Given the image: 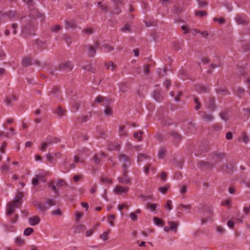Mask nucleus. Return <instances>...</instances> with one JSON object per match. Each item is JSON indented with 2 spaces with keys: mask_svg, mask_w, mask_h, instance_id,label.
I'll return each instance as SVG.
<instances>
[{
  "mask_svg": "<svg viewBox=\"0 0 250 250\" xmlns=\"http://www.w3.org/2000/svg\"><path fill=\"white\" fill-rule=\"evenodd\" d=\"M20 206L19 204L17 205V203L14 201H11L7 205L6 214L8 215L12 214L14 212L15 208H20Z\"/></svg>",
  "mask_w": 250,
  "mask_h": 250,
  "instance_id": "nucleus-5",
  "label": "nucleus"
},
{
  "mask_svg": "<svg viewBox=\"0 0 250 250\" xmlns=\"http://www.w3.org/2000/svg\"><path fill=\"white\" fill-rule=\"evenodd\" d=\"M108 149L110 150H119L120 149V145L117 143L110 145L108 146Z\"/></svg>",
  "mask_w": 250,
  "mask_h": 250,
  "instance_id": "nucleus-37",
  "label": "nucleus"
},
{
  "mask_svg": "<svg viewBox=\"0 0 250 250\" xmlns=\"http://www.w3.org/2000/svg\"><path fill=\"white\" fill-rule=\"evenodd\" d=\"M110 232V230L108 229V231L104 232L103 234L100 235V239L103 240L104 241H106L108 240V235Z\"/></svg>",
  "mask_w": 250,
  "mask_h": 250,
  "instance_id": "nucleus-38",
  "label": "nucleus"
},
{
  "mask_svg": "<svg viewBox=\"0 0 250 250\" xmlns=\"http://www.w3.org/2000/svg\"><path fill=\"white\" fill-rule=\"evenodd\" d=\"M171 136L175 139L178 142H180L181 140V136L180 134L175 131H171L170 133Z\"/></svg>",
  "mask_w": 250,
  "mask_h": 250,
  "instance_id": "nucleus-31",
  "label": "nucleus"
},
{
  "mask_svg": "<svg viewBox=\"0 0 250 250\" xmlns=\"http://www.w3.org/2000/svg\"><path fill=\"white\" fill-rule=\"evenodd\" d=\"M194 101L195 103L196 104V105L195 106V109L197 110L201 107V103L199 101L198 98L195 96H194Z\"/></svg>",
  "mask_w": 250,
  "mask_h": 250,
  "instance_id": "nucleus-44",
  "label": "nucleus"
},
{
  "mask_svg": "<svg viewBox=\"0 0 250 250\" xmlns=\"http://www.w3.org/2000/svg\"><path fill=\"white\" fill-rule=\"evenodd\" d=\"M104 113L105 115L109 116L112 114V110L110 107H108L104 109Z\"/></svg>",
  "mask_w": 250,
  "mask_h": 250,
  "instance_id": "nucleus-56",
  "label": "nucleus"
},
{
  "mask_svg": "<svg viewBox=\"0 0 250 250\" xmlns=\"http://www.w3.org/2000/svg\"><path fill=\"white\" fill-rule=\"evenodd\" d=\"M60 88L56 86L52 88L51 91L50 92V94L53 95L54 97L56 98H59L60 95Z\"/></svg>",
  "mask_w": 250,
  "mask_h": 250,
  "instance_id": "nucleus-19",
  "label": "nucleus"
},
{
  "mask_svg": "<svg viewBox=\"0 0 250 250\" xmlns=\"http://www.w3.org/2000/svg\"><path fill=\"white\" fill-rule=\"evenodd\" d=\"M153 221L155 225L158 226H163L164 225V222L160 218L157 217H153Z\"/></svg>",
  "mask_w": 250,
  "mask_h": 250,
  "instance_id": "nucleus-29",
  "label": "nucleus"
},
{
  "mask_svg": "<svg viewBox=\"0 0 250 250\" xmlns=\"http://www.w3.org/2000/svg\"><path fill=\"white\" fill-rule=\"evenodd\" d=\"M61 142L60 138L49 136L46 138V142L48 145H52L53 144H57Z\"/></svg>",
  "mask_w": 250,
  "mask_h": 250,
  "instance_id": "nucleus-15",
  "label": "nucleus"
},
{
  "mask_svg": "<svg viewBox=\"0 0 250 250\" xmlns=\"http://www.w3.org/2000/svg\"><path fill=\"white\" fill-rule=\"evenodd\" d=\"M21 64L24 67L31 65L32 64L31 58L30 57H24L22 60Z\"/></svg>",
  "mask_w": 250,
  "mask_h": 250,
  "instance_id": "nucleus-12",
  "label": "nucleus"
},
{
  "mask_svg": "<svg viewBox=\"0 0 250 250\" xmlns=\"http://www.w3.org/2000/svg\"><path fill=\"white\" fill-rule=\"evenodd\" d=\"M62 29V27L60 25H56L52 26L50 28V30L52 32H58Z\"/></svg>",
  "mask_w": 250,
  "mask_h": 250,
  "instance_id": "nucleus-41",
  "label": "nucleus"
},
{
  "mask_svg": "<svg viewBox=\"0 0 250 250\" xmlns=\"http://www.w3.org/2000/svg\"><path fill=\"white\" fill-rule=\"evenodd\" d=\"M168 224L169 226L170 230L175 232H177V227L179 225V223L178 222H174L172 221H168Z\"/></svg>",
  "mask_w": 250,
  "mask_h": 250,
  "instance_id": "nucleus-14",
  "label": "nucleus"
},
{
  "mask_svg": "<svg viewBox=\"0 0 250 250\" xmlns=\"http://www.w3.org/2000/svg\"><path fill=\"white\" fill-rule=\"evenodd\" d=\"M158 206V205L156 204H151L150 203H147L146 204V208H149L151 211L156 210Z\"/></svg>",
  "mask_w": 250,
  "mask_h": 250,
  "instance_id": "nucleus-33",
  "label": "nucleus"
},
{
  "mask_svg": "<svg viewBox=\"0 0 250 250\" xmlns=\"http://www.w3.org/2000/svg\"><path fill=\"white\" fill-rule=\"evenodd\" d=\"M119 86L121 92L125 93L127 91V87L125 83H121L119 84Z\"/></svg>",
  "mask_w": 250,
  "mask_h": 250,
  "instance_id": "nucleus-39",
  "label": "nucleus"
},
{
  "mask_svg": "<svg viewBox=\"0 0 250 250\" xmlns=\"http://www.w3.org/2000/svg\"><path fill=\"white\" fill-rule=\"evenodd\" d=\"M81 104V102L80 101H75L72 104V111L73 112H76L78 110L79 108V106Z\"/></svg>",
  "mask_w": 250,
  "mask_h": 250,
  "instance_id": "nucleus-27",
  "label": "nucleus"
},
{
  "mask_svg": "<svg viewBox=\"0 0 250 250\" xmlns=\"http://www.w3.org/2000/svg\"><path fill=\"white\" fill-rule=\"evenodd\" d=\"M45 201L46 202L47 204L49 207H51L56 205V201L55 200L50 198H46Z\"/></svg>",
  "mask_w": 250,
  "mask_h": 250,
  "instance_id": "nucleus-40",
  "label": "nucleus"
},
{
  "mask_svg": "<svg viewBox=\"0 0 250 250\" xmlns=\"http://www.w3.org/2000/svg\"><path fill=\"white\" fill-rule=\"evenodd\" d=\"M23 196V193L21 192H20L17 193L13 201L17 203V205L19 204L21 206V199Z\"/></svg>",
  "mask_w": 250,
  "mask_h": 250,
  "instance_id": "nucleus-17",
  "label": "nucleus"
},
{
  "mask_svg": "<svg viewBox=\"0 0 250 250\" xmlns=\"http://www.w3.org/2000/svg\"><path fill=\"white\" fill-rule=\"evenodd\" d=\"M83 32L84 33L87 34V35H91L94 32V29L92 28H87L84 29Z\"/></svg>",
  "mask_w": 250,
  "mask_h": 250,
  "instance_id": "nucleus-50",
  "label": "nucleus"
},
{
  "mask_svg": "<svg viewBox=\"0 0 250 250\" xmlns=\"http://www.w3.org/2000/svg\"><path fill=\"white\" fill-rule=\"evenodd\" d=\"M88 48V55L90 57H93L96 53V50L95 47L91 45L87 46Z\"/></svg>",
  "mask_w": 250,
  "mask_h": 250,
  "instance_id": "nucleus-21",
  "label": "nucleus"
},
{
  "mask_svg": "<svg viewBox=\"0 0 250 250\" xmlns=\"http://www.w3.org/2000/svg\"><path fill=\"white\" fill-rule=\"evenodd\" d=\"M219 115L221 119L227 122L229 120V112L227 111H223L220 112Z\"/></svg>",
  "mask_w": 250,
  "mask_h": 250,
  "instance_id": "nucleus-25",
  "label": "nucleus"
},
{
  "mask_svg": "<svg viewBox=\"0 0 250 250\" xmlns=\"http://www.w3.org/2000/svg\"><path fill=\"white\" fill-rule=\"evenodd\" d=\"M15 242L17 245L20 246L22 245L24 243V241L21 237H17L16 238Z\"/></svg>",
  "mask_w": 250,
  "mask_h": 250,
  "instance_id": "nucleus-52",
  "label": "nucleus"
},
{
  "mask_svg": "<svg viewBox=\"0 0 250 250\" xmlns=\"http://www.w3.org/2000/svg\"><path fill=\"white\" fill-rule=\"evenodd\" d=\"M203 118L207 122H211L213 120V116L210 114H208L205 112H203Z\"/></svg>",
  "mask_w": 250,
  "mask_h": 250,
  "instance_id": "nucleus-20",
  "label": "nucleus"
},
{
  "mask_svg": "<svg viewBox=\"0 0 250 250\" xmlns=\"http://www.w3.org/2000/svg\"><path fill=\"white\" fill-rule=\"evenodd\" d=\"M118 159L119 161L122 163V166L123 165L125 164L129 167L131 164V158L125 154L120 153L118 154Z\"/></svg>",
  "mask_w": 250,
  "mask_h": 250,
  "instance_id": "nucleus-4",
  "label": "nucleus"
},
{
  "mask_svg": "<svg viewBox=\"0 0 250 250\" xmlns=\"http://www.w3.org/2000/svg\"><path fill=\"white\" fill-rule=\"evenodd\" d=\"M104 46L106 49V52H111L114 50V47L108 44H105Z\"/></svg>",
  "mask_w": 250,
  "mask_h": 250,
  "instance_id": "nucleus-58",
  "label": "nucleus"
},
{
  "mask_svg": "<svg viewBox=\"0 0 250 250\" xmlns=\"http://www.w3.org/2000/svg\"><path fill=\"white\" fill-rule=\"evenodd\" d=\"M29 17L31 19H41L40 21L42 22L45 20V16L43 14L40 13L37 10L35 9L32 10L30 13Z\"/></svg>",
  "mask_w": 250,
  "mask_h": 250,
  "instance_id": "nucleus-6",
  "label": "nucleus"
},
{
  "mask_svg": "<svg viewBox=\"0 0 250 250\" xmlns=\"http://www.w3.org/2000/svg\"><path fill=\"white\" fill-rule=\"evenodd\" d=\"M247 18L245 15H238L235 18L236 22L239 24H246L248 23Z\"/></svg>",
  "mask_w": 250,
  "mask_h": 250,
  "instance_id": "nucleus-8",
  "label": "nucleus"
},
{
  "mask_svg": "<svg viewBox=\"0 0 250 250\" xmlns=\"http://www.w3.org/2000/svg\"><path fill=\"white\" fill-rule=\"evenodd\" d=\"M144 72L146 75H148L149 73V65H145L144 69Z\"/></svg>",
  "mask_w": 250,
  "mask_h": 250,
  "instance_id": "nucleus-63",
  "label": "nucleus"
},
{
  "mask_svg": "<svg viewBox=\"0 0 250 250\" xmlns=\"http://www.w3.org/2000/svg\"><path fill=\"white\" fill-rule=\"evenodd\" d=\"M167 74V69L164 68V69H159V76L160 77H161L162 76H164Z\"/></svg>",
  "mask_w": 250,
  "mask_h": 250,
  "instance_id": "nucleus-57",
  "label": "nucleus"
},
{
  "mask_svg": "<svg viewBox=\"0 0 250 250\" xmlns=\"http://www.w3.org/2000/svg\"><path fill=\"white\" fill-rule=\"evenodd\" d=\"M213 21H218L219 22V23H220V24H224L225 22V19L223 18H219V19L217 18H214L213 19Z\"/></svg>",
  "mask_w": 250,
  "mask_h": 250,
  "instance_id": "nucleus-62",
  "label": "nucleus"
},
{
  "mask_svg": "<svg viewBox=\"0 0 250 250\" xmlns=\"http://www.w3.org/2000/svg\"><path fill=\"white\" fill-rule=\"evenodd\" d=\"M95 102L100 103L102 105H107L111 102V100L106 97L99 95L95 99Z\"/></svg>",
  "mask_w": 250,
  "mask_h": 250,
  "instance_id": "nucleus-7",
  "label": "nucleus"
},
{
  "mask_svg": "<svg viewBox=\"0 0 250 250\" xmlns=\"http://www.w3.org/2000/svg\"><path fill=\"white\" fill-rule=\"evenodd\" d=\"M245 92V90L242 87H238L236 91V94L239 97H241L243 95L244 93Z\"/></svg>",
  "mask_w": 250,
  "mask_h": 250,
  "instance_id": "nucleus-47",
  "label": "nucleus"
},
{
  "mask_svg": "<svg viewBox=\"0 0 250 250\" xmlns=\"http://www.w3.org/2000/svg\"><path fill=\"white\" fill-rule=\"evenodd\" d=\"M48 186L51 188L52 190L54 192L56 197H59L60 196L59 192L57 189L56 186L53 184V182H50L48 184Z\"/></svg>",
  "mask_w": 250,
  "mask_h": 250,
  "instance_id": "nucleus-30",
  "label": "nucleus"
},
{
  "mask_svg": "<svg viewBox=\"0 0 250 250\" xmlns=\"http://www.w3.org/2000/svg\"><path fill=\"white\" fill-rule=\"evenodd\" d=\"M73 68V64L70 61H66L60 63L57 67H56L55 70L61 71H70Z\"/></svg>",
  "mask_w": 250,
  "mask_h": 250,
  "instance_id": "nucleus-2",
  "label": "nucleus"
},
{
  "mask_svg": "<svg viewBox=\"0 0 250 250\" xmlns=\"http://www.w3.org/2000/svg\"><path fill=\"white\" fill-rule=\"evenodd\" d=\"M48 144L46 142H43L41 146V150L42 151H44L48 146Z\"/></svg>",
  "mask_w": 250,
  "mask_h": 250,
  "instance_id": "nucleus-60",
  "label": "nucleus"
},
{
  "mask_svg": "<svg viewBox=\"0 0 250 250\" xmlns=\"http://www.w3.org/2000/svg\"><path fill=\"white\" fill-rule=\"evenodd\" d=\"M142 131H139V132H136L133 134V137L137 138L139 141H141L143 140L142 135L143 134Z\"/></svg>",
  "mask_w": 250,
  "mask_h": 250,
  "instance_id": "nucleus-32",
  "label": "nucleus"
},
{
  "mask_svg": "<svg viewBox=\"0 0 250 250\" xmlns=\"http://www.w3.org/2000/svg\"><path fill=\"white\" fill-rule=\"evenodd\" d=\"M129 217L131 220L133 222H135L137 220L138 217L135 212H132L130 213L129 214Z\"/></svg>",
  "mask_w": 250,
  "mask_h": 250,
  "instance_id": "nucleus-53",
  "label": "nucleus"
},
{
  "mask_svg": "<svg viewBox=\"0 0 250 250\" xmlns=\"http://www.w3.org/2000/svg\"><path fill=\"white\" fill-rule=\"evenodd\" d=\"M119 134L120 136H127V132L125 129V126L121 125L119 127Z\"/></svg>",
  "mask_w": 250,
  "mask_h": 250,
  "instance_id": "nucleus-26",
  "label": "nucleus"
},
{
  "mask_svg": "<svg viewBox=\"0 0 250 250\" xmlns=\"http://www.w3.org/2000/svg\"><path fill=\"white\" fill-rule=\"evenodd\" d=\"M195 14L196 16L202 17L206 16L207 13L205 11H196L195 12Z\"/></svg>",
  "mask_w": 250,
  "mask_h": 250,
  "instance_id": "nucleus-48",
  "label": "nucleus"
},
{
  "mask_svg": "<svg viewBox=\"0 0 250 250\" xmlns=\"http://www.w3.org/2000/svg\"><path fill=\"white\" fill-rule=\"evenodd\" d=\"M35 206H36L38 209L42 211H45L47 209V208L45 206V205L41 202H36Z\"/></svg>",
  "mask_w": 250,
  "mask_h": 250,
  "instance_id": "nucleus-23",
  "label": "nucleus"
},
{
  "mask_svg": "<svg viewBox=\"0 0 250 250\" xmlns=\"http://www.w3.org/2000/svg\"><path fill=\"white\" fill-rule=\"evenodd\" d=\"M183 46V44L179 42H173L172 43V47L173 49L178 51L181 49Z\"/></svg>",
  "mask_w": 250,
  "mask_h": 250,
  "instance_id": "nucleus-18",
  "label": "nucleus"
},
{
  "mask_svg": "<svg viewBox=\"0 0 250 250\" xmlns=\"http://www.w3.org/2000/svg\"><path fill=\"white\" fill-rule=\"evenodd\" d=\"M65 28L68 29L69 28H75L77 27V23L75 20H72L70 21H65Z\"/></svg>",
  "mask_w": 250,
  "mask_h": 250,
  "instance_id": "nucleus-13",
  "label": "nucleus"
},
{
  "mask_svg": "<svg viewBox=\"0 0 250 250\" xmlns=\"http://www.w3.org/2000/svg\"><path fill=\"white\" fill-rule=\"evenodd\" d=\"M216 92L217 93H222V95H224V96L227 95L229 93L228 91L226 89L221 88L217 89Z\"/></svg>",
  "mask_w": 250,
  "mask_h": 250,
  "instance_id": "nucleus-45",
  "label": "nucleus"
},
{
  "mask_svg": "<svg viewBox=\"0 0 250 250\" xmlns=\"http://www.w3.org/2000/svg\"><path fill=\"white\" fill-rule=\"evenodd\" d=\"M34 231V229L31 228H28L24 230V234L26 236L30 235Z\"/></svg>",
  "mask_w": 250,
  "mask_h": 250,
  "instance_id": "nucleus-51",
  "label": "nucleus"
},
{
  "mask_svg": "<svg viewBox=\"0 0 250 250\" xmlns=\"http://www.w3.org/2000/svg\"><path fill=\"white\" fill-rule=\"evenodd\" d=\"M63 39L68 44V45L70 44L71 43V37L67 34H64L63 35Z\"/></svg>",
  "mask_w": 250,
  "mask_h": 250,
  "instance_id": "nucleus-54",
  "label": "nucleus"
},
{
  "mask_svg": "<svg viewBox=\"0 0 250 250\" xmlns=\"http://www.w3.org/2000/svg\"><path fill=\"white\" fill-rule=\"evenodd\" d=\"M128 189L129 188L127 187H123L120 186H117L114 189V192L115 193L121 194L123 193H126Z\"/></svg>",
  "mask_w": 250,
  "mask_h": 250,
  "instance_id": "nucleus-9",
  "label": "nucleus"
},
{
  "mask_svg": "<svg viewBox=\"0 0 250 250\" xmlns=\"http://www.w3.org/2000/svg\"><path fill=\"white\" fill-rule=\"evenodd\" d=\"M5 14L8 17L11 19L15 17L16 14L14 11H9L8 12L5 13Z\"/></svg>",
  "mask_w": 250,
  "mask_h": 250,
  "instance_id": "nucleus-61",
  "label": "nucleus"
},
{
  "mask_svg": "<svg viewBox=\"0 0 250 250\" xmlns=\"http://www.w3.org/2000/svg\"><path fill=\"white\" fill-rule=\"evenodd\" d=\"M101 181L103 183H108V184L111 183V180H110L108 178L105 177H102L101 178Z\"/></svg>",
  "mask_w": 250,
  "mask_h": 250,
  "instance_id": "nucleus-55",
  "label": "nucleus"
},
{
  "mask_svg": "<svg viewBox=\"0 0 250 250\" xmlns=\"http://www.w3.org/2000/svg\"><path fill=\"white\" fill-rule=\"evenodd\" d=\"M128 166L124 164L123 165V177H118V180L120 183L128 184L131 183L130 178L127 175Z\"/></svg>",
  "mask_w": 250,
  "mask_h": 250,
  "instance_id": "nucleus-1",
  "label": "nucleus"
},
{
  "mask_svg": "<svg viewBox=\"0 0 250 250\" xmlns=\"http://www.w3.org/2000/svg\"><path fill=\"white\" fill-rule=\"evenodd\" d=\"M29 223L31 226H36L40 222V218L38 216H34L28 219Z\"/></svg>",
  "mask_w": 250,
  "mask_h": 250,
  "instance_id": "nucleus-11",
  "label": "nucleus"
},
{
  "mask_svg": "<svg viewBox=\"0 0 250 250\" xmlns=\"http://www.w3.org/2000/svg\"><path fill=\"white\" fill-rule=\"evenodd\" d=\"M209 89L210 88L209 86L203 85H198L196 87V90L200 93L208 92L209 91Z\"/></svg>",
  "mask_w": 250,
  "mask_h": 250,
  "instance_id": "nucleus-16",
  "label": "nucleus"
},
{
  "mask_svg": "<svg viewBox=\"0 0 250 250\" xmlns=\"http://www.w3.org/2000/svg\"><path fill=\"white\" fill-rule=\"evenodd\" d=\"M65 111L60 106L57 107L56 111H55L56 114L60 117H62L65 114Z\"/></svg>",
  "mask_w": 250,
  "mask_h": 250,
  "instance_id": "nucleus-28",
  "label": "nucleus"
},
{
  "mask_svg": "<svg viewBox=\"0 0 250 250\" xmlns=\"http://www.w3.org/2000/svg\"><path fill=\"white\" fill-rule=\"evenodd\" d=\"M168 188H169L168 186H165L164 187H161L159 188V191L161 192H162V193L165 194L167 192Z\"/></svg>",
  "mask_w": 250,
  "mask_h": 250,
  "instance_id": "nucleus-64",
  "label": "nucleus"
},
{
  "mask_svg": "<svg viewBox=\"0 0 250 250\" xmlns=\"http://www.w3.org/2000/svg\"><path fill=\"white\" fill-rule=\"evenodd\" d=\"M56 185L59 187L67 186L68 185L64 180L62 179H58L57 180Z\"/></svg>",
  "mask_w": 250,
  "mask_h": 250,
  "instance_id": "nucleus-35",
  "label": "nucleus"
},
{
  "mask_svg": "<svg viewBox=\"0 0 250 250\" xmlns=\"http://www.w3.org/2000/svg\"><path fill=\"white\" fill-rule=\"evenodd\" d=\"M153 97L157 101H161L163 99V97H162L160 92L158 91H154Z\"/></svg>",
  "mask_w": 250,
  "mask_h": 250,
  "instance_id": "nucleus-34",
  "label": "nucleus"
},
{
  "mask_svg": "<svg viewBox=\"0 0 250 250\" xmlns=\"http://www.w3.org/2000/svg\"><path fill=\"white\" fill-rule=\"evenodd\" d=\"M199 8H203L208 5V3L207 1L202 0H197Z\"/></svg>",
  "mask_w": 250,
  "mask_h": 250,
  "instance_id": "nucleus-49",
  "label": "nucleus"
},
{
  "mask_svg": "<svg viewBox=\"0 0 250 250\" xmlns=\"http://www.w3.org/2000/svg\"><path fill=\"white\" fill-rule=\"evenodd\" d=\"M104 65L107 69L110 70L112 71H114L117 67V66L112 62H105Z\"/></svg>",
  "mask_w": 250,
  "mask_h": 250,
  "instance_id": "nucleus-22",
  "label": "nucleus"
},
{
  "mask_svg": "<svg viewBox=\"0 0 250 250\" xmlns=\"http://www.w3.org/2000/svg\"><path fill=\"white\" fill-rule=\"evenodd\" d=\"M85 229V227L83 225H79L76 227V231L79 232L81 230Z\"/></svg>",
  "mask_w": 250,
  "mask_h": 250,
  "instance_id": "nucleus-59",
  "label": "nucleus"
},
{
  "mask_svg": "<svg viewBox=\"0 0 250 250\" xmlns=\"http://www.w3.org/2000/svg\"><path fill=\"white\" fill-rule=\"evenodd\" d=\"M216 229L217 232L220 234H223L226 231L225 229L223 227H222L221 226H217L216 227Z\"/></svg>",
  "mask_w": 250,
  "mask_h": 250,
  "instance_id": "nucleus-46",
  "label": "nucleus"
},
{
  "mask_svg": "<svg viewBox=\"0 0 250 250\" xmlns=\"http://www.w3.org/2000/svg\"><path fill=\"white\" fill-rule=\"evenodd\" d=\"M122 12V10L119 8V5H115L113 11L111 12L112 14L118 15Z\"/></svg>",
  "mask_w": 250,
  "mask_h": 250,
  "instance_id": "nucleus-36",
  "label": "nucleus"
},
{
  "mask_svg": "<svg viewBox=\"0 0 250 250\" xmlns=\"http://www.w3.org/2000/svg\"><path fill=\"white\" fill-rule=\"evenodd\" d=\"M148 157L146 154H144L143 153H139L138 155V162H141L145 159L148 158Z\"/></svg>",
  "mask_w": 250,
  "mask_h": 250,
  "instance_id": "nucleus-42",
  "label": "nucleus"
},
{
  "mask_svg": "<svg viewBox=\"0 0 250 250\" xmlns=\"http://www.w3.org/2000/svg\"><path fill=\"white\" fill-rule=\"evenodd\" d=\"M167 149L165 147L161 148L158 153V157L159 159H163L165 154L167 153Z\"/></svg>",
  "mask_w": 250,
  "mask_h": 250,
  "instance_id": "nucleus-24",
  "label": "nucleus"
},
{
  "mask_svg": "<svg viewBox=\"0 0 250 250\" xmlns=\"http://www.w3.org/2000/svg\"><path fill=\"white\" fill-rule=\"evenodd\" d=\"M207 107L210 111H213L215 110L216 108V105L215 101L214 98H210L207 105Z\"/></svg>",
  "mask_w": 250,
  "mask_h": 250,
  "instance_id": "nucleus-10",
  "label": "nucleus"
},
{
  "mask_svg": "<svg viewBox=\"0 0 250 250\" xmlns=\"http://www.w3.org/2000/svg\"><path fill=\"white\" fill-rule=\"evenodd\" d=\"M120 30L123 32H130V25L126 24L124 27H122Z\"/></svg>",
  "mask_w": 250,
  "mask_h": 250,
  "instance_id": "nucleus-43",
  "label": "nucleus"
},
{
  "mask_svg": "<svg viewBox=\"0 0 250 250\" xmlns=\"http://www.w3.org/2000/svg\"><path fill=\"white\" fill-rule=\"evenodd\" d=\"M35 25L30 20L26 21V23L23 26V31L29 34H34V28Z\"/></svg>",
  "mask_w": 250,
  "mask_h": 250,
  "instance_id": "nucleus-3",
  "label": "nucleus"
}]
</instances>
